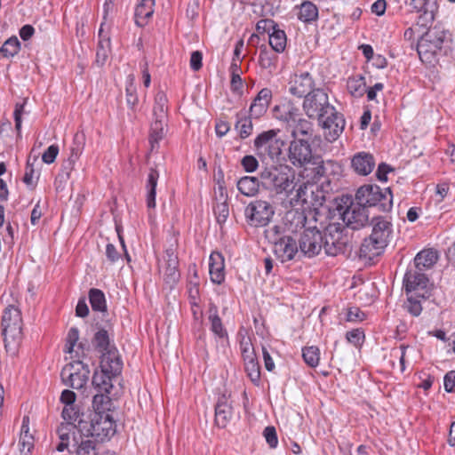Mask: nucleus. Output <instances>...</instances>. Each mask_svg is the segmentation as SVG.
I'll return each mask as SVG.
<instances>
[{
    "mask_svg": "<svg viewBox=\"0 0 455 455\" xmlns=\"http://www.w3.org/2000/svg\"><path fill=\"white\" fill-rule=\"evenodd\" d=\"M370 224L372 226L371 234L364 238L360 250V258L372 259L380 255L389 243L393 233V225L391 221L385 217H374Z\"/></svg>",
    "mask_w": 455,
    "mask_h": 455,
    "instance_id": "f257e3e1",
    "label": "nucleus"
},
{
    "mask_svg": "<svg viewBox=\"0 0 455 455\" xmlns=\"http://www.w3.org/2000/svg\"><path fill=\"white\" fill-rule=\"evenodd\" d=\"M280 130L271 129L260 132L253 142V148L256 155L262 160L269 159L274 164L284 160L283 148L285 141L278 138Z\"/></svg>",
    "mask_w": 455,
    "mask_h": 455,
    "instance_id": "f03ea898",
    "label": "nucleus"
},
{
    "mask_svg": "<svg viewBox=\"0 0 455 455\" xmlns=\"http://www.w3.org/2000/svg\"><path fill=\"white\" fill-rule=\"evenodd\" d=\"M77 431L96 442L108 440L116 433V423L109 413H94L90 421L80 420Z\"/></svg>",
    "mask_w": 455,
    "mask_h": 455,
    "instance_id": "7ed1b4c3",
    "label": "nucleus"
},
{
    "mask_svg": "<svg viewBox=\"0 0 455 455\" xmlns=\"http://www.w3.org/2000/svg\"><path fill=\"white\" fill-rule=\"evenodd\" d=\"M355 200L363 207H377L379 212H387L393 206V195L390 188L382 190L379 186L367 184L360 187L355 193Z\"/></svg>",
    "mask_w": 455,
    "mask_h": 455,
    "instance_id": "20e7f679",
    "label": "nucleus"
},
{
    "mask_svg": "<svg viewBox=\"0 0 455 455\" xmlns=\"http://www.w3.org/2000/svg\"><path fill=\"white\" fill-rule=\"evenodd\" d=\"M1 325L6 351L15 349L22 339L23 322L20 310L13 305L5 307Z\"/></svg>",
    "mask_w": 455,
    "mask_h": 455,
    "instance_id": "39448f33",
    "label": "nucleus"
},
{
    "mask_svg": "<svg viewBox=\"0 0 455 455\" xmlns=\"http://www.w3.org/2000/svg\"><path fill=\"white\" fill-rule=\"evenodd\" d=\"M101 371H95L92 376V386L97 392L109 393L113 387L112 378L116 377L122 371L123 362L116 357V352L101 356Z\"/></svg>",
    "mask_w": 455,
    "mask_h": 455,
    "instance_id": "423d86ee",
    "label": "nucleus"
},
{
    "mask_svg": "<svg viewBox=\"0 0 455 455\" xmlns=\"http://www.w3.org/2000/svg\"><path fill=\"white\" fill-rule=\"evenodd\" d=\"M260 179L265 185L272 186L276 194L289 196L296 188V177L287 165L271 166L260 172Z\"/></svg>",
    "mask_w": 455,
    "mask_h": 455,
    "instance_id": "0eeeda50",
    "label": "nucleus"
},
{
    "mask_svg": "<svg viewBox=\"0 0 455 455\" xmlns=\"http://www.w3.org/2000/svg\"><path fill=\"white\" fill-rule=\"evenodd\" d=\"M167 97L165 93L159 91L155 97L153 108L154 120L150 126L149 143L151 151L158 148L159 141L162 140L166 133L167 122Z\"/></svg>",
    "mask_w": 455,
    "mask_h": 455,
    "instance_id": "6e6552de",
    "label": "nucleus"
},
{
    "mask_svg": "<svg viewBox=\"0 0 455 455\" xmlns=\"http://www.w3.org/2000/svg\"><path fill=\"white\" fill-rule=\"evenodd\" d=\"M446 32L440 27L428 29L419 39L417 52L423 62H432L435 54L442 50Z\"/></svg>",
    "mask_w": 455,
    "mask_h": 455,
    "instance_id": "1a4fd4ad",
    "label": "nucleus"
},
{
    "mask_svg": "<svg viewBox=\"0 0 455 455\" xmlns=\"http://www.w3.org/2000/svg\"><path fill=\"white\" fill-rule=\"evenodd\" d=\"M346 231V228L337 222L329 223L325 227L323 237V249L327 255L337 256L347 251L350 240Z\"/></svg>",
    "mask_w": 455,
    "mask_h": 455,
    "instance_id": "9d476101",
    "label": "nucleus"
},
{
    "mask_svg": "<svg viewBox=\"0 0 455 455\" xmlns=\"http://www.w3.org/2000/svg\"><path fill=\"white\" fill-rule=\"evenodd\" d=\"M334 107L330 104L327 92L323 89H315L308 93L303 101V109L309 118H323L333 111Z\"/></svg>",
    "mask_w": 455,
    "mask_h": 455,
    "instance_id": "9b49d317",
    "label": "nucleus"
},
{
    "mask_svg": "<svg viewBox=\"0 0 455 455\" xmlns=\"http://www.w3.org/2000/svg\"><path fill=\"white\" fill-rule=\"evenodd\" d=\"M403 287L407 295H416L423 299H428L432 295L433 285L425 273L415 268H410L406 271Z\"/></svg>",
    "mask_w": 455,
    "mask_h": 455,
    "instance_id": "f8f14e48",
    "label": "nucleus"
},
{
    "mask_svg": "<svg viewBox=\"0 0 455 455\" xmlns=\"http://www.w3.org/2000/svg\"><path fill=\"white\" fill-rule=\"evenodd\" d=\"M274 214V206L265 200L252 201L244 210V217L247 224L256 228L268 225Z\"/></svg>",
    "mask_w": 455,
    "mask_h": 455,
    "instance_id": "ddd939ff",
    "label": "nucleus"
},
{
    "mask_svg": "<svg viewBox=\"0 0 455 455\" xmlns=\"http://www.w3.org/2000/svg\"><path fill=\"white\" fill-rule=\"evenodd\" d=\"M90 368L77 360L66 364L60 373L63 383L75 389L82 388L88 381Z\"/></svg>",
    "mask_w": 455,
    "mask_h": 455,
    "instance_id": "4468645a",
    "label": "nucleus"
},
{
    "mask_svg": "<svg viewBox=\"0 0 455 455\" xmlns=\"http://www.w3.org/2000/svg\"><path fill=\"white\" fill-rule=\"evenodd\" d=\"M287 156L293 166L301 168L314 161L315 156L313 155L309 140L303 138L290 142Z\"/></svg>",
    "mask_w": 455,
    "mask_h": 455,
    "instance_id": "2eb2a0df",
    "label": "nucleus"
},
{
    "mask_svg": "<svg viewBox=\"0 0 455 455\" xmlns=\"http://www.w3.org/2000/svg\"><path fill=\"white\" fill-rule=\"evenodd\" d=\"M339 215L346 225V229L359 230L370 225L369 212L367 208L357 204L351 203L344 211L342 207L338 209Z\"/></svg>",
    "mask_w": 455,
    "mask_h": 455,
    "instance_id": "dca6fc26",
    "label": "nucleus"
},
{
    "mask_svg": "<svg viewBox=\"0 0 455 455\" xmlns=\"http://www.w3.org/2000/svg\"><path fill=\"white\" fill-rule=\"evenodd\" d=\"M298 244L301 255L312 258L323 248V237L316 227L307 228L300 234Z\"/></svg>",
    "mask_w": 455,
    "mask_h": 455,
    "instance_id": "f3484780",
    "label": "nucleus"
},
{
    "mask_svg": "<svg viewBox=\"0 0 455 455\" xmlns=\"http://www.w3.org/2000/svg\"><path fill=\"white\" fill-rule=\"evenodd\" d=\"M274 253L282 262L295 259L299 252L296 239L291 235H283L274 242Z\"/></svg>",
    "mask_w": 455,
    "mask_h": 455,
    "instance_id": "a211bd4d",
    "label": "nucleus"
},
{
    "mask_svg": "<svg viewBox=\"0 0 455 455\" xmlns=\"http://www.w3.org/2000/svg\"><path fill=\"white\" fill-rule=\"evenodd\" d=\"M319 122L322 124L325 131V138L329 141H334L339 137L346 124L343 115L336 111L335 108Z\"/></svg>",
    "mask_w": 455,
    "mask_h": 455,
    "instance_id": "6ab92c4d",
    "label": "nucleus"
},
{
    "mask_svg": "<svg viewBox=\"0 0 455 455\" xmlns=\"http://www.w3.org/2000/svg\"><path fill=\"white\" fill-rule=\"evenodd\" d=\"M410 5L415 12L421 13L418 20L419 25L427 27L435 20L438 7L436 0H411Z\"/></svg>",
    "mask_w": 455,
    "mask_h": 455,
    "instance_id": "aec40b11",
    "label": "nucleus"
},
{
    "mask_svg": "<svg viewBox=\"0 0 455 455\" xmlns=\"http://www.w3.org/2000/svg\"><path fill=\"white\" fill-rule=\"evenodd\" d=\"M273 115L275 119L286 124L287 131L301 116L299 109L291 102L275 106Z\"/></svg>",
    "mask_w": 455,
    "mask_h": 455,
    "instance_id": "412c9836",
    "label": "nucleus"
},
{
    "mask_svg": "<svg viewBox=\"0 0 455 455\" xmlns=\"http://www.w3.org/2000/svg\"><path fill=\"white\" fill-rule=\"evenodd\" d=\"M314 80L308 72L295 75L294 79L291 82L290 92L299 98L306 97L311 93L314 89Z\"/></svg>",
    "mask_w": 455,
    "mask_h": 455,
    "instance_id": "4be33fe9",
    "label": "nucleus"
},
{
    "mask_svg": "<svg viewBox=\"0 0 455 455\" xmlns=\"http://www.w3.org/2000/svg\"><path fill=\"white\" fill-rule=\"evenodd\" d=\"M326 200V196L324 191L318 186L314 185V188L311 189V195L309 197L308 205H310L313 209L309 211L308 215L315 220V221H318V217L321 214H325L329 212V209L323 206V204Z\"/></svg>",
    "mask_w": 455,
    "mask_h": 455,
    "instance_id": "5701e85b",
    "label": "nucleus"
},
{
    "mask_svg": "<svg viewBox=\"0 0 455 455\" xmlns=\"http://www.w3.org/2000/svg\"><path fill=\"white\" fill-rule=\"evenodd\" d=\"M375 164L373 156L367 152H359L355 154L351 160L353 170L357 174L363 176L370 174L375 167Z\"/></svg>",
    "mask_w": 455,
    "mask_h": 455,
    "instance_id": "b1692460",
    "label": "nucleus"
},
{
    "mask_svg": "<svg viewBox=\"0 0 455 455\" xmlns=\"http://www.w3.org/2000/svg\"><path fill=\"white\" fill-rule=\"evenodd\" d=\"M92 344L99 352L102 353L101 356L115 351L116 357L121 358L115 345L110 343L109 334L107 330L103 328L99 329L93 336Z\"/></svg>",
    "mask_w": 455,
    "mask_h": 455,
    "instance_id": "393cba45",
    "label": "nucleus"
},
{
    "mask_svg": "<svg viewBox=\"0 0 455 455\" xmlns=\"http://www.w3.org/2000/svg\"><path fill=\"white\" fill-rule=\"evenodd\" d=\"M224 257L220 252L213 251L209 259V271L211 280L218 284H220L225 278L224 274Z\"/></svg>",
    "mask_w": 455,
    "mask_h": 455,
    "instance_id": "a878e982",
    "label": "nucleus"
},
{
    "mask_svg": "<svg viewBox=\"0 0 455 455\" xmlns=\"http://www.w3.org/2000/svg\"><path fill=\"white\" fill-rule=\"evenodd\" d=\"M438 252L434 249H427L419 251L414 258L415 269L423 272L430 269L438 260Z\"/></svg>",
    "mask_w": 455,
    "mask_h": 455,
    "instance_id": "bb28decb",
    "label": "nucleus"
},
{
    "mask_svg": "<svg viewBox=\"0 0 455 455\" xmlns=\"http://www.w3.org/2000/svg\"><path fill=\"white\" fill-rule=\"evenodd\" d=\"M231 416L232 407L226 395H222L215 405V422L220 427H225Z\"/></svg>",
    "mask_w": 455,
    "mask_h": 455,
    "instance_id": "cd10ccee",
    "label": "nucleus"
},
{
    "mask_svg": "<svg viewBox=\"0 0 455 455\" xmlns=\"http://www.w3.org/2000/svg\"><path fill=\"white\" fill-rule=\"evenodd\" d=\"M155 0H142L135 9V23L144 27L154 13Z\"/></svg>",
    "mask_w": 455,
    "mask_h": 455,
    "instance_id": "c85d7f7f",
    "label": "nucleus"
},
{
    "mask_svg": "<svg viewBox=\"0 0 455 455\" xmlns=\"http://www.w3.org/2000/svg\"><path fill=\"white\" fill-rule=\"evenodd\" d=\"M288 132H291L292 140L306 138L308 140L313 136V125L307 119L302 118V116L299 118L298 122H295L291 125Z\"/></svg>",
    "mask_w": 455,
    "mask_h": 455,
    "instance_id": "c756f323",
    "label": "nucleus"
},
{
    "mask_svg": "<svg viewBox=\"0 0 455 455\" xmlns=\"http://www.w3.org/2000/svg\"><path fill=\"white\" fill-rule=\"evenodd\" d=\"M166 266L164 270L165 281L169 283H175L178 282L180 273L178 271V258L172 250L166 251Z\"/></svg>",
    "mask_w": 455,
    "mask_h": 455,
    "instance_id": "7c9ffc66",
    "label": "nucleus"
},
{
    "mask_svg": "<svg viewBox=\"0 0 455 455\" xmlns=\"http://www.w3.org/2000/svg\"><path fill=\"white\" fill-rule=\"evenodd\" d=\"M76 455H97V443L87 435L80 434L79 439L74 436Z\"/></svg>",
    "mask_w": 455,
    "mask_h": 455,
    "instance_id": "2f4dec72",
    "label": "nucleus"
},
{
    "mask_svg": "<svg viewBox=\"0 0 455 455\" xmlns=\"http://www.w3.org/2000/svg\"><path fill=\"white\" fill-rule=\"evenodd\" d=\"M235 129L241 139L248 138L253 130L252 118L247 116L245 111H240L236 114Z\"/></svg>",
    "mask_w": 455,
    "mask_h": 455,
    "instance_id": "473e14b6",
    "label": "nucleus"
},
{
    "mask_svg": "<svg viewBox=\"0 0 455 455\" xmlns=\"http://www.w3.org/2000/svg\"><path fill=\"white\" fill-rule=\"evenodd\" d=\"M159 178V172L155 168H150L148 175L147 180V205L150 209H154L156 207V186L157 180Z\"/></svg>",
    "mask_w": 455,
    "mask_h": 455,
    "instance_id": "72a5a7b5",
    "label": "nucleus"
},
{
    "mask_svg": "<svg viewBox=\"0 0 455 455\" xmlns=\"http://www.w3.org/2000/svg\"><path fill=\"white\" fill-rule=\"evenodd\" d=\"M259 180L256 177L245 176L237 182L238 190L246 196H253L259 191Z\"/></svg>",
    "mask_w": 455,
    "mask_h": 455,
    "instance_id": "f704fd0d",
    "label": "nucleus"
},
{
    "mask_svg": "<svg viewBox=\"0 0 455 455\" xmlns=\"http://www.w3.org/2000/svg\"><path fill=\"white\" fill-rule=\"evenodd\" d=\"M298 18L299 20L306 23L315 20L318 18V9L316 5L310 1L303 2L299 8Z\"/></svg>",
    "mask_w": 455,
    "mask_h": 455,
    "instance_id": "c9c22d12",
    "label": "nucleus"
},
{
    "mask_svg": "<svg viewBox=\"0 0 455 455\" xmlns=\"http://www.w3.org/2000/svg\"><path fill=\"white\" fill-rule=\"evenodd\" d=\"M349 93L355 98L362 97L366 92V82L363 76L349 77L347 82Z\"/></svg>",
    "mask_w": 455,
    "mask_h": 455,
    "instance_id": "e433bc0d",
    "label": "nucleus"
},
{
    "mask_svg": "<svg viewBox=\"0 0 455 455\" xmlns=\"http://www.w3.org/2000/svg\"><path fill=\"white\" fill-rule=\"evenodd\" d=\"M314 188V184L302 183L296 189V194L291 198V204L296 206L299 204L302 205L308 204L309 197L311 195V189Z\"/></svg>",
    "mask_w": 455,
    "mask_h": 455,
    "instance_id": "4c0bfd02",
    "label": "nucleus"
},
{
    "mask_svg": "<svg viewBox=\"0 0 455 455\" xmlns=\"http://www.w3.org/2000/svg\"><path fill=\"white\" fill-rule=\"evenodd\" d=\"M109 393L97 392L93 395L92 407L95 411L94 413H108L110 410L111 400L108 395Z\"/></svg>",
    "mask_w": 455,
    "mask_h": 455,
    "instance_id": "58836bf2",
    "label": "nucleus"
},
{
    "mask_svg": "<svg viewBox=\"0 0 455 455\" xmlns=\"http://www.w3.org/2000/svg\"><path fill=\"white\" fill-rule=\"evenodd\" d=\"M89 300L92 310L104 312L107 309L106 299L102 291L92 288L89 291Z\"/></svg>",
    "mask_w": 455,
    "mask_h": 455,
    "instance_id": "ea45409f",
    "label": "nucleus"
},
{
    "mask_svg": "<svg viewBox=\"0 0 455 455\" xmlns=\"http://www.w3.org/2000/svg\"><path fill=\"white\" fill-rule=\"evenodd\" d=\"M269 44L276 52H283L286 47V35L283 30L275 28L268 36Z\"/></svg>",
    "mask_w": 455,
    "mask_h": 455,
    "instance_id": "a19ab883",
    "label": "nucleus"
},
{
    "mask_svg": "<svg viewBox=\"0 0 455 455\" xmlns=\"http://www.w3.org/2000/svg\"><path fill=\"white\" fill-rule=\"evenodd\" d=\"M84 135L83 133H76L74 137V146L71 148V153L69 157L67 159L75 166V164L79 159L84 149Z\"/></svg>",
    "mask_w": 455,
    "mask_h": 455,
    "instance_id": "79ce46f5",
    "label": "nucleus"
},
{
    "mask_svg": "<svg viewBox=\"0 0 455 455\" xmlns=\"http://www.w3.org/2000/svg\"><path fill=\"white\" fill-rule=\"evenodd\" d=\"M302 357L310 367H316L320 360V350L315 346L306 347L302 349Z\"/></svg>",
    "mask_w": 455,
    "mask_h": 455,
    "instance_id": "37998d69",
    "label": "nucleus"
},
{
    "mask_svg": "<svg viewBox=\"0 0 455 455\" xmlns=\"http://www.w3.org/2000/svg\"><path fill=\"white\" fill-rule=\"evenodd\" d=\"M84 413H80L76 404L73 406H64L62 411V418L66 422L71 423L77 427V424L83 419Z\"/></svg>",
    "mask_w": 455,
    "mask_h": 455,
    "instance_id": "c03bdc74",
    "label": "nucleus"
},
{
    "mask_svg": "<svg viewBox=\"0 0 455 455\" xmlns=\"http://www.w3.org/2000/svg\"><path fill=\"white\" fill-rule=\"evenodd\" d=\"M135 77L133 75H129L127 76L126 81V103L131 108H133L139 100L137 96V90L134 84Z\"/></svg>",
    "mask_w": 455,
    "mask_h": 455,
    "instance_id": "a18cd8bd",
    "label": "nucleus"
},
{
    "mask_svg": "<svg viewBox=\"0 0 455 455\" xmlns=\"http://www.w3.org/2000/svg\"><path fill=\"white\" fill-rule=\"evenodd\" d=\"M244 369L247 372L248 377L254 384H259L260 379L259 365L257 357L245 360Z\"/></svg>",
    "mask_w": 455,
    "mask_h": 455,
    "instance_id": "49530a36",
    "label": "nucleus"
},
{
    "mask_svg": "<svg viewBox=\"0 0 455 455\" xmlns=\"http://www.w3.org/2000/svg\"><path fill=\"white\" fill-rule=\"evenodd\" d=\"M420 299H423L413 294L408 295L407 300L405 301L403 307L411 315L419 316L422 312Z\"/></svg>",
    "mask_w": 455,
    "mask_h": 455,
    "instance_id": "de8ad7c7",
    "label": "nucleus"
},
{
    "mask_svg": "<svg viewBox=\"0 0 455 455\" xmlns=\"http://www.w3.org/2000/svg\"><path fill=\"white\" fill-rule=\"evenodd\" d=\"M20 47V41L16 36H12L4 42L0 49V52L4 57H13L19 52Z\"/></svg>",
    "mask_w": 455,
    "mask_h": 455,
    "instance_id": "09e8293b",
    "label": "nucleus"
},
{
    "mask_svg": "<svg viewBox=\"0 0 455 455\" xmlns=\"http://www.w3.org/2000/svg\"><path fill=\"white\" fill-rule=\"evenodd\" d=\"M214 214L217 222L222 226L229 216V209L228 201H218L214 206Z\"/></svg>",
    "mask_w": 455,
    "mask_h": 455,
    "instance_id": "8fccbe9b",
    "label": "nucleus"
},
{
    "mask_svg": "<svg viewBox=\"0 0 455 455\" xmlns=\"http://www.w3.org/2000/svg\"><path fill=\"white\" fill-rule=\"evenodd\" d=\"M276 55L267 51L266 47L261 48L259 56V65L263 68H272L275 66Z\"/></svg>",
    "mask_w": 455,
    "mask_h": 455,
    "instance_id": "3c124183",
    "label": "nucleus"
},
{
    "mask_svg": "<svg viewBox=\"0 0 455 455\" xmlns=\"http://www.w3.org/2000/svg\"><path fill=\"white\" fill-rule=\"evenodd\" d=\"M75 429L77 430V427L75 425L68 422H65L60 424V426L57 429V433L60 440L69 443L70 435L72 434L73 437L76 436Z\"/></svg>",
    "mask_w": 455,
    "mask_h": 455,
    "instance_id": "603ef678",
    "label": "nucleus"
},
{
    "mask_svg": "<svg viewBox=\"0 0 455 455\" xmlns=\"http://www.w3.org/2000/svg\"><path fill=\"white\" fill-rule=\"evenodd\" d=\"M19 444L20 452L28 455L34 447V437L31 434H20Z\"/></svg>",
    "mask_w": 455,
    "mask_h": 455,
    "instance_id": "864d4df0",
    "label": "nucleus"
},
{
    "mask_svg": "<svg viewBox=\"0 0 455 455\" xmlns=\"http://www.w3.org/2000/svg\"><path fill=\"white\" fill-rule=\"evenodd\" d=\"M272 100V92L268 88L261 89L257 96L254 98L252 103H256L259 106H264V108H267L269 103Z\"/></svg>",
    "mask_w": 455,
    "mask_h": 455,
    "instance_id": "5fc2aeb1",
    "label": "nucleus"
},
{
    "mask_svg": "<svg viewBox=\"0 0 455 455\" xmlns=\"http://www.w3.org/2000/svg\"><path fill=\"white\" fill-rule=\"evenodd\" d=\"M211 322V331L220 339H228V331L222 324L220 316H215V319L209 320Z\"/></svg>",
    "mask_w": 455,
    "mask_h": 455,
    "instance_id": "6e6d98bb",
    "label": "nucleus"
},
{
    "mask_svg": "<svg viewBox=\"0 0 455 455\" xmlns=\"http://www.w3.org/2000/svg\"><path fill=\"white\" fill-rule=\"evenodd\" d=\"M78 339H79L78 329L76 327L71 328L68 331V333L67 336V343L65 345L64 351L68 354L72 353L74 350V347L76 344Z\"/></svg>",
    "mask_w": 455,
    "mask_h": 455,
    "instance_id": "4d7b16f0",
    "label": "nucleus"
},
{
    "mask_svg": "<svg viewBox=\"0 0 455 455\" xmlns=\"http://www.w3.org/2000/svg\"><path fill=\"white\" fill-rule=\"evenodd\" d=\"M240 347L243 361L256 357L254 349L252 347V344L251 343V340L249 339H246L243 338V339L240 342Z\"/></svg>",
    "mask_w": 455,
    "mask_h": 455,
    "instance_id": "13d9d810",
    "label": "nucleus"
},
{
    "mask_svg": "<svg viewBox=\"0 0 455 455\" xmlns=\"http://www.w3.org/2000/svg\"><path fill=\"white\" fill-rule=\"evenodd\" d=\"M241 164L246 172H253L259 167V162L254 156L247 155L241 160Z\"/></svg>",
    "mask_w": 455,
    "mask_h": 455,
    "instance_id": "bf43d9fd",
    "label": "nucleus"
},
{
    "mask_svg": "<svg viewBox=\"0 0 455 455\" xmlns=\"http://www.w3.org/2000/svg\"><path fill=\"white\" fill-rule=\"evenodd\" d=\"M275 28H277V24L269 19L260 20L257 22L256 29L259 32L267 33L268 36L273 32Z\"/></svg>",
    "mask_w": 455,
    "mask_h": 455,
    "instance_id": "052dcab7",
    "label": "nucleus"
},
{
    "mask_svg": "<svg viewBox=\"0 0 455 455\" xmlns=\"http://www.w3.org/2000/svg\"><path fill=\"white\" fill-rule=\"evenodd\" d=\"M264 437L271 448H275L278 443L276 430L274 427L268 426L264 429Z\"/></svg>",
    "mask_w": 455,
    "mask_h": 455,
    "instance_id": "680f3d73",
    "label": "nucleus"
},
{
    "mask_svg": "<svg viewBox=\"0 0 455 455\" xmlns=\"http://www.w3.org/2000/svg\"><path fill=\"white\" fill-rule=\"evenodd\" d=\"M59 154V147L57 145H51L43 154L42 160L45 164H52L55 161Z\"/></svg>",
    "mask_w": 455,
    "mask_h": 455,
    "instance_id": "e2e57ef3",
    "label": "nucleus"
},
{
    "mask_svg": "<svg viewBox=\"0 0 455 455\" xmlns=\"http://www.w3.org/2000/svg\"><path fill=\"white\" fill-rule=\"evenodd\" d=\"M310 164L315 165L314 168L315 178L320 179L326 176V167L323 161L321 160L319 156H315L314 161H312Z\"/></svg>",
    "mask_w": 455,
    "mask_h": 455,
    "instance_id": "0e129e2a",
    "label": "nucleus"
},
{
    "mask_svg": "<svg viewBox=\"0 0 455 455\" xmlns=\"http://www.w3.org/2000/svg\"><path fill=\"white\" fill-rule=\"evenodd\" d=\"M395 170L390 165L387 164L386 163H381L378 166L376 176L379 181H387V175L389 172H393Z\"/></svg>",
    "mask_w": 455,
    "mask_h": 455,
    "instance_id": "69168bd1",
    "label": "nucleus"
},
{
    "mask_svg": "<svg viewBox=\"0 0 455 455\" xmlns=\"http://www.w3.org/2000/svg\"><path fill=\"white\" fill-rule=\"evenodd\" d=\"M346 338L348 342L354 345H359L364 338L363 332L359 329L352 330L347 332Z\"/></svg>",
    "mask_w": 455,
    "mask_h": 455,
    "instance_id": "338daca9",
    "label": "nucleus"
},
{
    "mask_svg": "<svg viewBox=\"0 0 455 455\" xmlns=\"http://www.w3.org/2000/svg\"><path fill=\"white\" fill-rule=\"evenodd\" d=\"M444 389L446 392L451 393L455 387V371H448L443 379Z\"/></svg>",
    "mask_w": 455,
    "mask_h": 455,
    "instance_id": "774afa93",
    "label": "nucleus"
}]
</instances>
